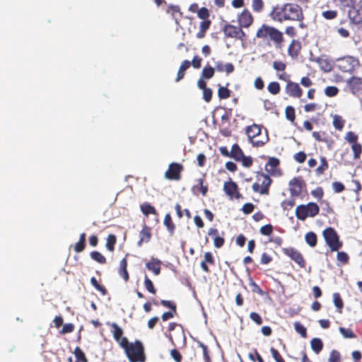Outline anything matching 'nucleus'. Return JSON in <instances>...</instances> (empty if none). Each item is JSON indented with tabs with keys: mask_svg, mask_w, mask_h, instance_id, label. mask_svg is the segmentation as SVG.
<instances>
[{
	"mask_svg": "<svg viewBox=\"0 0 362 362\" xmlns=\"http://www.w3.org/2000/svg\"><path fill=\"white\" fill-rule=\"evenodd\" d=\"M111 326L112 327V332L113 337H114L115 340L116 341H117L119 343V344L120 345V343L122 341V339L126 338L125 337H122L123 330L116 323H112L111 325Z\"/></svg>",
	"mask_w": 362,
	"mask_h": 362,
	"instance_id": "obj_27",
	"label": "nucleus"
},
{
	"mask_svg": "<svg viewBox=\"0 0 362 362\" xmlns=\"http://www.w3.org/2000/svg\"><path fill=\"white\" fill-rule=\"evenodd\" d=\"M207 235L213 240L216 248H221L224 245L226 240L223 231L220 232L216 228L211 227L208 230Z\"/></svg>",
	"mask_w": 362,
	"mask_h": 362,
	"instance_id": "obj_14",
	"label": "nucleus"
},
{
	"mask_svg": "<svg viewBox=\"0 0 362 362\" xmlns=\"http://www.w3.org/2000/svg\"><path fill=\"white\" fill-rule=\"evenodd\" d=\"M319 212L320 208L315 202L300 204L296 208V216L300 221H305L308 217H315Z\"/></svg>",
	"mask_w": 362,
	"mask_h": 362,
	"instance_id": "obj_5",
	"label": "nucleus"
},
{
	"mask_svg": "<svg viewBox=\"0 0 362 362\" xmlns=\"http://www.w3.org/2000/svg\"><path fill=\"white\" fill-rule=\"evenodd\" d=\"M207 264H209L211 265H214L215 264V259L211 252H206L204 253V259L201 262L200 266L202 269L209 273L210 272L209 268L207 265Z\"/></svg>",
	"mask_w": 362,
	"mask_h": 362,
	"instance_id": "obj_24",
	"label": "nucleus"
},
{
	"mask_svg": "<svg viewBox=\"0 0 362 362\" xmlns=\"http://www.w3.org/2000/svg\"><path fill=\"white\" fill-rule=\"evenodd\" d=\"M296 204V202L293 199H286L282 202L281 206L284 210L291 209Z\"/></svg>",
	"mask_w": 362,
	"mask_h": 362,
	"instance_id": "obj_60",
	"label": "nucleus"
},
{
	"mask_svg": "<svg viewBox=\"0 0 362 362\" xmlns=\"http://www.w3.org/2000/svg\"><path fill=\"white\" fill-rule=\"evenodd\" d=\"M329 168V164L325 156L320 157V165L316 168L315 174L317 176L322 175Z\"/></svg>",
	"mask_w": 362,
	"mask_h": 362,
	"instance_id": "obj_32",
	"label": "nucleus"
},
{
	"mask_svg": "<svg viewBox=\"0 0 362 362\" xmlns=\"http://www.w3.org/2000/svg\"><path fill=\"white\" fill-rule=\"evenodd\" d=\"M256 37L261 39L268 45H274L277 49H281L284 42V34L274 26L262 24L256 33Z\"/></svg>",
	"mask_w": 362,
	"mask_h": 362,
	"instance_id": "obj_2",
	"label": "nucleus"
},
{
	"mask_svg": "<svg viewBox=\"0 0 362 362\" xmlns=\"http://www.w3.org/2000/svg\"><path fill=\"white\" fill-rule=\"evenodd\" d=\"M270 351L272 354V357L276 361V362H285L284 359L279 352V351L274 347H272L270 349Z\"/></svg>",
	"mask_w": 362,
	"mask_h": 362,
	"instance_id": "obj_58",
	"label": "nucleus"
},
{
	"mask_svg": "<svg viewBox=\"0 0 362 362\" xmlns=\"http://www.w3.org/2000/svg\"><path fill=\"white\" fill-rule=\"evenodd\" d=\"M282 252L285 255L294 261L300 268L304 269L305 267L306 262L300 251L294 247H289L282 248Z\"/></svg>",
	"mask_w": 362,
	"mask_h": 362,
	"instance_id": "obj_12",
	"label": "nucleus"
},
{
	"mask_svg": "<svg viewBox=\"0 0 362 362\" xmlns=\"http://www.w3.org/2000/svg\"><path fill=\"white\" fill-rule=\"evenodd\" d=\"M151 229L149 226L144 224L143 228L139 233V240L138 242V245L141 246L144 243H148L151 238Z\"/></svg>",
	"mask_w": 362,
	"mask_h": 362,
	"instance_id": "obj_23",
	"label": "nucleus"
},
{
	"mask_svg": "<svg viewBox=\"0 0 362 362\" xmlns=\"http://www.w3.org/2000/svg\"><path fill=\"white\" fill-rule=\"evenodd\" d=\"M310 194L313 197L317 199L318 200H320L322 199L324 196V191L321 187H317L315 189H313L310 192Z\"/></svg>",
	"mask_w": 362,
	"mask_h": 362,
	"instance_id": "obj_56",
	"label": "nucleus"
},
{
	"mask_svg": "<svg viewBox=\"0 0 362 362\" xmlns=\"http://www.w3.org/2000/svg\"><path fill=\"white\" fill-rule=\"evenodd\" d=\"M338 88L334 86H327L325 89V93L327 97H334L338 94Z\"/></svg>",
	"mask_w": 362,
	"mask_h": 362,
	"instance_id": "obj_53",
	"label": "nucleus"
},
{
	"mask_svg": "<svg viewBox=\"0 0 362 362\" xmlns=\"http://www.w3.org/2000/svg\"><path fill=\"white\" fill-rule=\"evenodd\" d=\"M223 191L230 199L235 198L238 199L241 197V194L238 190V185L231 180L224 182Z\"/></svg>",
	"mask_w": 362,
	"mask_h": 362,
	"instance_id": "obj_15",
	"label": "nucleus"
},
{
	"mask_svg": "<svg viewBox=\"0 0 362 362\" xmlns=\"http://www.w3.org/2000/svg\"><path fill=\"white\" fill-rule=\"evenodd\" d=\"M90 284L92 286L103 296H105L107 293V291L104 286L100 285L95 277H91Z\"/></svg>",
	"mask_w": 362,
	"mask_h": 362,
	"instance_id": "obj_43",
	"label": "nucleus"
},
{
	"mask_svg": "<svg viewBox=\"0 0 362 362\" xmlns=\"http://www.w3.org/2000/svg\"><path fill=\"white\" fill-rule=\"evenodd\" d=\"M322 235L332 252L338 251L342 247L343 243L340 240L339 235L333 228L328 227L325 229Z\"/></svg>",
	"mask_w": 362,
	"mask_h": 362,
	"instance_id": "obj_7",
	"label": "nucleus"
},
{
	"mask_svg": "<svg viewBox=\"0 0 362 362\" xmlns=\"http://www.w3.org/2000/svg\"><path fill=\"white\" fill-rule=\"evenodd\" d=\"M345 120L339 115L333 117V126L338 131H341L344 127Z\"/></svg>",
	"mask_w": 362,
	"mask_h": 362,
	"instance_id": "obj_40",
	"label": "nucleus"
},
{
	"mask_svg": "<svg viewBox=\"0 0 362 362\" xmlns=\"http://www.w3.org/2000/svg\"><path fill=\"white\" fill-rule=\"evenodd\" d=\"M120 346L124 349L129 362L146 361L144 347L139 340H136L134 342H129L127 338H124L121 341Z\"/></svg>",
	"mask_w": 362,
	"mask_h": 362,
	"instance_id": "obj_3",
	"label": "nucleus"
},
{
	"mask_svg": "<svg viewBox=\"0 0 362 362\" xmlns=\"http://www.w3.org/2000/svg\"><path fill=\"white\" fill-rule=\"evenodd\" d=\"M224 37L226 38H233L235 40H239L245 41L247 38L245 33L238 25H234L229 23H226L222 28Z\"/></svg>",
	"mask_w": 362,
	"mask_h": 362,
	"instance_id": "obj_8",
	"label": "nucleus"
},
{
	"mask_svg": "<svg viewBox=\"0 0 362 362\" xmlns=\"http://www.w3.org/2000/svg\"><path fill=\"white\" fill-rule=\"evenodd\" d=\"M300 50V42L298 40H293L288 47V54L293 59H296L299 55Z\"/></svg>",
	"mask_w": 362,
	"mask_h": 362,
	"instance_id": "obj_20",
	"label": "nucleus"
},
{
	"mask_svg": "<svg viewBox=\"0 0 362 362\" xmlns=\"http://www.w3.org/2000/svg\"><path fill=\"white\" fill-rule=\"evenodd\" d=\"M347 84L349 89L354 94L359 93L362 89V79L359 77L352 76L347 81Z\"/></svg>",
	"mask_w": 362,
	"mask_h": 362,
	"instance_id": "obj_19",
	"label": "nucleus"
},
{
	"mask_svg": "<svg viewBox=\"0 0 362 362\" xmlns=\"http://www.w3.org/2000/svg\"><path fill=\"white\" fill-rule=\"evenodd\" d=\"M141 211L146 216H148L149 214H157V211L154 206L151 205L148 202H144L140 206Z\"/></svg>",
	"mask_w": 362,
	"mask_h": 362,
	"instance_id": "obj_34",
	"label": "nucleus"
},
{
	"mask_svg": "<svg viewBox=\"0 0 362 362\" xmlns=\"http://www.w3.org/2000/svg\"><path fill=\"white\" fill-rule=\"evenodd\" d=\"M184 168L178 163H172L169 165L168 170L165 173V177L170 180H180L181 179V173Z\"/></svg>",
	"mask_w": 362,
	"mask_h": 362,
	"instance_id": "obj_13",
	"label": "nucleus"
},
{
	"mask_svg": "<svg viewBox=\"0 0 362 362\" xmlns=\"http://www.w3.org/2000/svg\"><path fill=\"white\" fill-rule=\"evenodd\" d=\"M170 356L173 358V359L176 362H181L182 359V356L180 351L177 349H172L170 351Z\"/></svg>",
	"mask_w": 362,
	"mask_h": 362,
	"instance_id": "obj_64",
	"label": "nucleus"
},
{
	"mask_svg": "<svg viewBox=\"0 0 362 362\" xmlns=\"http://www.w3.org/2000/svg\"><path fill=\"white\" fill-rule=\"evenodd\" d=\"M339 330L344 338L354 339L356 337V335L349 328L339 327Z\"/></svg>",
	"mask_w": 362,
	"mask_h": 362,
	"instance_id": "obj_50",
	"label": "nucleus"
},
{
	"mask_svg": "<svg viewBox=\"0 0 362 362\" xmlns=\"http://www.w3.org/2000/svg\"><path fill=\"white\" fill-rule=\"evenodd\" d=\"M230 158H233L236 161H240V159L244 155L243 151L238 146V144H235L232 146L231 151H230Z\"/></svg>",
	"mask_w": 362,
	"mask_h": 362,
	"instance_id": "obj_30",
	"label": "nucleus"
},
{
	"mask_svg": "<svg viewBox=\"0 0 362 362\" xmlns=\"http://www.w3.org/2000/svg\"><path fill=\"white\" fill-rule=\"evenodd\" d=\"M322 16L326 20H334L338 16V12L337 10H327L322 12Z\"/></svg>",
	"mask_w": 362,
	"mask_h": 362,
	"instance_id": "obj_48",
	"label": "nucleus"
},
{
	"mask_svg": "<svg viewBox=\"0 0 362 362\" xmlns=\"http://www.w3.org/2000/svg\"><path fill=\"white\" fill-rule=\"evenodd\" d=\"M116 236L113 234H110L107 238V242L105 244L107 250L110 252H113L115 250V245L116 244Z\"/></svg>",
	"mask_w": 362,
	"mask_h": 362,
	"instance_id": "obj_41",
	"label": "nucleus"
},
{
	"mask_svg": "<svg viewBox=\"0 0 362 362\" xmlns=\"http://www.w3.org/2000/svg\"><path fill=\"white\" fill-rule=\"evenodd\" d=\"M160 303L163 306L170 308V310H174V313H177V306L175 303L166 300H161Z\"/></svg>",
	"mask_w": 362,
	"mask_h": 362,
	"instance_id": "obj_59",
	"label": "nucleus"
},
{
	"mask_svg": "<svg viewBox=\"0 0 362 362\" xmlns=\"http://www.w3.org/2000/svg\"><path fill=\"white\" fill-rule=\"evenodd\" d=\"M328 362H341V354L337 350H332Z\"/></svg>",
	"mask_w": 362,
	"mask_h": 362,
	"instance_id": "obj_54",
	"label": "nucleus"
},
{
	"mask_svg": "<svg viewBox=\"0 0 362 362\" xmlns=\"http://www.w3.org/2000/svg\"><path fill=\"white\" fill-rule=\"evenodd\" d=\"M86 247V233H83L80 235L79 240L74 245L75 252L79 253L84 250Z\"/></svg>",
	"mask_w": 362,
	"mask_h": 362,
	"instance_id": "obj_36",
	"label": "nucleus"
},
{
	"mask_svg": "<svg viewBox=\"0 0 362 362\" xmlns=\"http://www.w3.org/2000/svg\"><path fill=\"white\" fill-rule=\"evenodd\" d=\"M289 191L292 197H300L306 189V183L302 177H295L289 181Z\"/></svg>",
	"mask_w": 362,
	"mask_h": 362,
	"instance_id": "obj_11",
	"label": "nucleus"
},
{
	"mask_svg": "<svg viewBox=\"0 0 362 362\" xmlns=\"http://www.w3.org/2000/svg\"><path fill=\"white\" fill-rule=\"evenodd\" d=\"M295 330L301 335L302 337H307V329L306 328L300 324L299 322H296L294 323Z\"/></svg>",
	"mask_w": 362,
	"mask_h": 362,
	"instance_id": "obj_51",
	"label": "nucleus"
},
{
	"mask_svg": "<svg viewBox=\"0 0 362 362\" xmlns=\"http://www.w3.org/2000/svg\"><path fill=\"white\" fill-rule=\"evenodd\" d=\"M218 96L220 99H227L230 96V90L226 88L218 85Z\"/></svg>",
	"mask_w": 362,
	"mask_h": 362,
	"instance_id": "obj_46",
	"label": "nucleus"
},
{
	"mask_svg": "<svg viewBox=\"0 0 362 362\" xmlns=\"http://www.w3.org/2000/svg\"><path fill=\"white\" fill-rule=\"evenodd\" d=\"M255 209V206L252 203H246L242 207V211L245 214H251Z\"/></svg>",
	"mask_w": 362,
	"mask_h": 362,
	"instance_id": "obj_63",
	"label": "nucleus"
},
{
	"mask_svg": "<svg viewBox=\"0 0 362 362\" xmlns=\"http://www.w3.org/2000/svg\"><path fill=\"white\" fill-rule=\"evenodd\" d=\"M119 276L125 281H127L129 279V273L127 272V259L125 257L119 262V267L118 269Z\"/></svg>",
	"mask_w": 362,
	"mask_h": 362,
	"instance_id": "obj_26",
	"label": "nucleus"
},
{
	"mask_svg": "<svg viewBox=\"0 0 362 362\" xmlns=\"http://www.w3.org/2000/svg\"><path fill=\"white\" fill-rule=\"evenodd\" d=\"M205 182V175L197 180V184L194 185L192 190L193 193L196 195L201 194L203 197H205L208 192V185H204Z\"/></svg>",
	"mask_w": 362,
	"mask_h": 362,
	"instance_id": "obj_18",
	"label": "nucleus"
},
{
	"mask_svg": "<svg viewBox=\"0 0 362 362\" xmlns=\"http://www.w3.org/2000/svg\"><path fill=\"white\" fill-rule=\"evenodd\" d=\"M190 65H191V63L188 60H185L182 62V64L179 68V70L177 71V77L175 78L176 82L180 81V80H182L184 78V76L185 75V71L189 68Z\"/></svg>",
	"mask_w": 362,
	"mask_h": 362,
	"instance_id": "obj_28",
	"label": "nucleus"
},
{
	"mask_svg": "<svg viewBox=\"0 0 362 362\" xmlns=\"http://www.w3.org/2000/svg\"><path fill=\"white\" fill-rule=\"evenodd\" d=\"M337 252V260L338 262V266H343L347 264L350 259L349 255L346 252L344 251L338 250Z\"/></svg>",
	"mask_w": 362,
	"mask_h": 362,
	"instance_id": "obj_33",
	"label": "nucleus"
},
{
	"mask_svg": "<svg viewBox=\"0 0 362 362\" xmlns=\"http://www.w3.org/2000/svg\"><path fill=\"white\" fill-rule=\"evenodd\" d=\"M268 91L272 95H277L281 90L280 84L276 81L270 82L267 86Z\"/></svg>",
	"mask_w": 362,
	"mask_h": 362,
	"instance_id": "obj_42",
	"label": "nucleus"
},
{
	"mask_svg": "<svg viewBox=\"0 0 362 362\" xmlns=\"http://www.w3.org/2000/svg\"><path fill=\"white\" fill-rule=\"evenodd\" d=\"M209 11L206 7H202L197 11V16L204 21L209 20Z\"/></svg>",
	"mask_w": 362,
	"mask_h": 362,
	"instance_id": "obj_55",
	"label": "nucleus"
},
{
	"mask_svg": "<svg viewBox=\"0 0 362 362\" xmlns=\"http://www.w3.org/2000/svg\"><path fill=\"white\" fill-rule=\"evenodd\" d=\"M259 232L263 235H270L273 232V226L271 224H267L260 228Z\"/></svg>",
	"mask_w": 362,
	"mask_h": 362,
	"instance_id": "obj_57",
	"label": "nucleus"
},
{
	"mask_svg": "<svg viewBox=\"0 0 362 362\" xmlns=\"http://www.w3.org/2000/svg\"><path fill=\"white\" fill-rule=\"evenodd\" d=\"M305 240L308 245L310 247H314L317 245V237L314 232H308L305 235Z\"/></svg>",
	"mask_w": 362,
	"mask_h": 362,
	"instance_id": "obj_37",
	"label": "nucleus"
},
{
	"mask_svg": "<svg viewBox=\"0 0 362 362\" xmlns=\"http://www.w3.org/2000/svg\"><path fill=\"white\" fill-rule=\"evenodd\" d=\"M264 4L262 0H252V8L255 12L261 13L264 9Z\"/></svg>",
	"mask_w": 362,
	"mask_h": 362,
	"instance_id": "obj_49",
	"label": "nucleus"
},
{
	"mask_svg": "<svg viewBox=\"0 0 362 362\" xmlns=\"http://www.w3.org/2000/svg\"><path fill=\"white\" fill-rule=\"evenodd\" d=\"M163 224L166 227L168 233L170 235H173L175 233V225L173 221L170 214H165L163 220Z\"/></svg>",
	"mask_w": 362,
	"mask_h": 362,
	"instance_id": "obj_29",
	"label": "nucleus"
},
{
	"mask_svg": "<svg viewBox=\"0 0 362 362\" xmlns=\"http://www.w3.org/2000/svg\"><path fill=\"white\" fill-rule=\"evenodd\" d=\"M90 257L95 262L104 264L106 263V258L98 251H93L90 254Z\"/></svg>",
	"mask_w": 362,
	"mask_h": 362,
	"instance_id": "obj_44",
	"label": "nucleus"
},
{
	"mask_svg": "<svg viewBox=\"0 0 362 362\" xmlns=\"http://www.w3.org/2000/svg\"><path fill=\"white\" fill-rule=\"evenodd\" d=\"M319 108L320 105L314 103L306 104L304 106V110L306 112H315Z\"/></svg>",
	"mask_w": 362,
	"mask_h": 362,
	"instance_id": "obj_61",
	"label": "nucleus"
},
{
	"mask_svg": "<svg viewBox=\"0 0 362 362\" xmlns=\"http://www.w3.org/2000/svg\"><path fill=\"white\" fill-rule=\"evenodd\" d=\"M337 62L338 69L343 72H351L359 66V60L351 56L338 58Z\"/></svg>",
	"mask_w": 362,
	"mask_h": 362,
	"instance_id": "obj_10",
	"label": "nucleus"
},
{
	"mask_svg": "<svg viewBox=\"0 0 362 362\" xmlns=\"http://www.w3.org/2000/svg\"><path fill=\"white\" fill-rule=\"evenodd\" d=\"M272 182V179L267 174L257 173L256 175V181L253 183L252 189L255 192L267 195L269 192V187Z\"/></svg>",
	"mask_w": 362,
	"mask_h": 362,
	"instance_id": "obj_6",
	"label": "nucleus"
},
{
	"mask_svg": "<svg viewBox=\"0 0 362 362\" xmlns=\"http://www.w3.org/2000/svg\"><path fill=\"white\" fill-rule=\"evenodd\" d=\"M286 117L288 120L293 122L296 118L295 109L292 106H287L285 110Z\"/></svg>",
	"mask_w": 362,
	"mask_h": 362,
	"instance_id": "obj_52",
	"label": "nucleus"
},
{
	"mask_svg": "<svg viewBox=\"0 0 362 362\" xmlns=\"http://www.w3.org/2000/svg\"><path fill=\"white\" fill-rule=\"evenodd\" d=\"M246 134L253 146H263L269 141L267 131L265 129L264 133H262L261 127L256 124L247 127Z\"/></svg>",
	"mask_w": 362,
	"mask_h": 362,
	"instance_id": "obj_4",
	"label": "nucleus"
},
{
	"mask_svg": "<svg viewBox=\"0 0 362 362\" xmlns=\"http://www.w3.org/2000/svg\"><path fill=\"white\" fill-rule=\"evenodd\" d=\"M310 346L313 351L318 354L322 350L323 343L320 338H313L310 341Z\"/></svg>",
	"mask_w": 362,
	"mask_h": 362,
	"instance_id": "obj_35",
	"label": "nucleus"
},
{
	"mask_svg": "<svg viewBox=\"0 0 362 362\" xmlns=\"http://www.w3.org/2000/svg\"><path fill=\"white\" fill-rule=\"evenodd\" d=\"M215 70L219 72L225 71L227 74L233 73L235 70L234 65L229 62L223 64L222 62L218 61L215 63Z\"/></svg>",
	"mask_w": 362,
	"mask_h": 362,
	"instance_id": "obj_25",
	"label": "nucleus"
},
{
	"mask_svg": "<svg viewBox=\"0 0 362 362\" xmlns=\"http://www.w3.org/2000/svg\"><path fill=\"white\" fill-rule=\"evenodd\" d=\"M345 141L351 145L353 152V157L355 160H358L362 153V144L358 142V136L354 132H348L344 136Z\"/></svg>",
	"mask_w": 362,
	"mask_h": 362,
	"instance_id": "obj_9",
	"label": "nucleus"
},
{
	"mask_svg": "<svg viewBox=\"0 0 362 362\" xmlns=\"http://www.w3.org/2000/svg\"><path fill=\"white\" fill-rule=\"evenodd\" d=\"M144 286L146 289L152 294H156V289L154 287L153 283L152 281L148 277L147 275H145L144 277Z\"/></svg>",
	"mask_w": 362,
	"mask_h": 362,
	"instance_id": "obj_47",
	"label": "nucleus"
},
{
	"mask_svg": "<svg viewBox=\"0 0 362 362\" xmlns=\"http://www.w3.org/2000/svg\"><path fill=\"white\" fill-rule=\"evenodd\" d=\"M270 16L274 21L280 23L287 21H301L304 18L302 8L292 3L274 6L270 13Z\"/></svg>",
	"mask_w": 362,
	"mask_h": 362,
	"instance_id": "obj_1",
	"label": "nucleus"
},
{
	"mask_svg": "<svg viewBox=\"0 0 362 362\" xmlns=\"http://www.w3.org/2000/svg\"><path fill=\"white\" fill-rule=\"evenodd\" d=\"M74 354L76 358V361L78 362H88V359L83 353V351L80 349V347L77 346L75 348L74 351Z\"/></svg>",
	"mask_w": 362,
	"mask_h": 362,
	"instance_id": "obj_45",
	"label": "nucleus"
},
{
	"mask_svg": "<svg viewBox=\"0 0 362 362\" xmlns=\"http://www.w3.org/2000/svg\"><path fill=\"white\" fill-rule=\"evenodd\" d=\"M161 264V261L158 259L151 257V260L146 264V267L156 276H158L160 274Z\"/></svg>",
	"mask_w": 362,
	"mask_h": 362,
	"instance_id": "obj_22",
	"label": "nucleus"
},
{
	"mask_svg": "<svg viewBox=\"0 0 362 362\" xmlns=\"http://www.w3.org/2000/svg\"><path fill=\"white\" fill-rule=\"evenodd\" d=\"M211 24V22L210 20L202 21L199 25V30L196 35L197 37L199 39H202V38L204 37V36L206 35V32L209 28Z\"/></svg>",
	"mask_w": 362,
	"mask_h": 362,
	"instance_id": "obj_31",
	"label": "nucleus"
},
{
	"mask_svg": "<svg viewBox=\"0 0 362 362\" xmlns=\"http://www.w3.org/2000/svg\"><path fill=\"white\" fill-rule=\"evenodd\" d=\"M240 161L242 162V164L244 167L249 168L252 165L253 160L250 156H243Z\"/></svg>",
	"mask_w": 362,
	"mask_h": 362,
	"instance_id": "obj_62",
	"label": "nucleus"
},
{
	"mask_svg": "<svg viewBox=\"0 0 362 362\" xmlns=\"http://www.w3.org/2000/svg\"><path fill=\"white\" fill-rule=\"evenodd\" d=\"M214 74L215 69L208 64L202 69V78L204 79H210L214 76Z\"/></svg>",
	"mask_w": 362,
	"mask_h": 362,
	"instance_id": "obj_38",
	"label": "nucleus"
},
{
	"mask_svg": "<svg viewBox=\"0 0 362 362\" xmlns=\"http://www.w3.org/2000/svg\"><path fill=\"white\" fill-rule=\"evenodd\" d=\"M348 16L351 22L354 24H359L362 23V9L354 8H349Z\"/></svg>",
	"mask_w": 362,
	"mask_h": 362,
	"instance_id": "obj_21",
	"label": "nucleus"
},
{
	"mask_svg": "<svg viewBox=\"0 0 362 362\" xmlns=\"http://www.w3.org/2000/svg\"><path fill=\"white\" fill-rule=\"evenodd\" d=\"M254 21L252 13L247 10L244 9L238 16V25L243 28H249Z\"/></svg>",
	"mask_w": 362,
	"mask_h": 362,
	"instance_id": "obj_17",
	"label": "nucleus"
},
{
	"mask_svg": "<svg viewBox=\"0 0 362 362\" xmlns=\"http://www.w3.org/2000/svg\"><path fill=\"white\" fill-rule=\"evenodd\" d=\"M333 302L334 305L337 308L338 313L341 314L342 313V309L344 307V302L339 293H334L333 294Z\"/></svg>",
	"mask_w": 362,
	"mask_h": 362,
	"instance_id": "obj_39",
	"label": "nucleus"
},
{
	"mask_svg": "<svg viewBox=\"0 0 362 362\" xmlns=\"http://www.w3.org/2000/svg\"><path fill=\"white\" fill-rule=\"evenodd\" d=\"M286 93L292 98H300L303 95V90L299 84L293 81H288L285 87Z\"/></svg>",
	"mask_w": 362,
	"mask_h": 362,
	"instance_id": "obj_16",
	"label": "nucleus"
}]
</instances>
